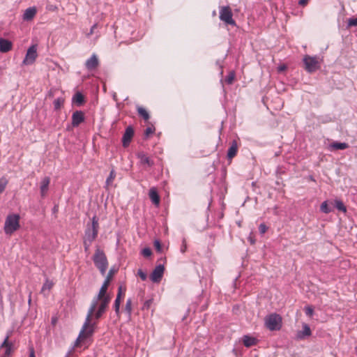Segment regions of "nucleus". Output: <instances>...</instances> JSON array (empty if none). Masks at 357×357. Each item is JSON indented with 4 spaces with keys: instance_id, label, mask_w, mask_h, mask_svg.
I'll return each instance as SVG.
<instances>
[{
    "instance_id": "c03bdc74",
    "label": "nucleus",
    "mask_w": 357,
    "mask_h": 357,
    "mask_svg": "<svg viewBox=\"0 0 357 357\" xmlns=\"http://www.w3.org/2000/svg\"><path fill=\"white\" fill-rule=\"evenodd\" d=\"M186 250H187V244H186L185 239L183 238L182 241V245L181 247V252L182 253H184V252H185Z\"/></svg>"
},
{
    "instance_id": "8fccbe9b",
    "label": "nucleus",
    "mask_w": 357,
    "mask_h": 357,
    "mask_svg": "<svg viewBox=\"0 0 357 357\" xmlns=\"http://www.w3.org/2000/svg\"><path fill=\"white\" fill-rule=\"evenodd\" d=\"M29 357H36L33 349H31L29 354Z\"/></svg>"
},
{
    "instance_id": "37998d69",
    "label": "nucleus",
    "mask_w": 357,
    "mask_h": 357,
    "mask_svg": "<svg viewBox=\"0 0 357 357\" xmlns=\"http://www.w3.org/2000/svg\"><path fill=\"white\" fill-rule=\"evenodd\" d=\"M8 338H9V336L7 335L6 337L5 338L4 341L1 344V347L6 348L7 347L10 346L11 344H13L11 342H8Z\"/></svg>"
},
{
    "instance_id": "6e6552de",
    "label": "nucleus",
    "mask_w": 357,
    "mask_h": 357,
    "mask_svg": "<svg viewBox=\"0 0 357 357\" xmlns=\"http://www.w3.org/2000/svg\"><path fill=\"white\" fill-rule=\"evenodd\" d=\"M37 57V47L33 45L27 50L25 58L23 60L24 65L32 64Z\"/></svg>"
},
{
    "instance_id": "aec40b11",
    "label": "nucleus",
    "mask_w": 357,
    "mask_h": 357,
    "mask_svg": "<svg viewBox=\"0 0 357 357\" xmlns=\"http://www.w3.org/2000/svg\"><path fill=\"white\" fill-rule=\"evenodd\" d=\"M149 195L151 202L155 206H158L160 204V196L155 188H152L150 189Z\"/></svg>"
},
{
    "instance_id": "393cba45",
    "label": "nucleus",
    "mask_w": 357,
    "mask_h": 357,
    "mask_svg": "<svg viewBox=\"0 0 357 357\" xmlns=\"http://www.w3.org/2000/svg\"><path fill=\"white\" fill-rule=\"evenodd\" d=\"M335 206L337 210H339L340 211H342L344 213H345L347 211L346 206H344L343 202L340 200L337 199L335 201Z\"/></svg>"
},
{
    "instance_id": "7c9ffc66",
    "label": "nucleus",
    "mask_w": 357,
    "mask_h": 357,
    "mask_svg": "<svg viewBox=\"0 0 357 357\" xmlns=\"http://www.w3.org/2000/svg\"><path fill=\"white\" fill-rule=\"evenodd\" d=\"M7 184L8 181L6 178L2 177L0 178V194L4 191Z\"/></svg>"
},
{
    "instance_id": "f257e3e1",
    "label": "nucleus",
    "mask_w": 357,
    "mask_h": 357,
    "mask_svg": "<svg viewBox=\"0 0 357 357\" xmlns=\"http://www.w3.org/2000/svg\"><path fill=\"white\" fill-rule=\"evenodd\" d=\"M111 296L105 294L99 297V293L93 298L88 310L85 321L76 340L78 342L90 338L96 328L97 321L105 313L111 301Z\"/></svg>"
},
{
    "instance_id": "20e7f679",
    "label": "nucleus",
    "mask_w": 357,
    "mask_h": 357,
    "mask_svg": "<svg viewBox=\"0 0 357 357\" xmlns=\"http://www.w3.org/2000/svg\"><path fill=\"white\" fill-rule=\"evenodd\" d=\"M265 326L270 331H279L282 327V317L280 314L272 313L267 315L265 319Z\"/></svg>"
},
{
    "instance_id": "0eeeda50",
    "label": "nucleus",
    "mask_w": 357,
    "mask_h": 357,
    "mask_svg": "<svg viewBox=\"0 0 357 357\" xmlns=\"http://www.w3.org/2000/svg\"><path fill=\"white\" fill-rule=\"evenodd\" d=\"M220 19L227 24L236 25L235 21L232 18V13L229 6H223L220 8Z\"/></svg>"
},
{
    "instance_id": "f8f14e48",
    "label": "nucleus",
    "mask_w": 357,
    "mask_h": 357,
    "mask_svg": "<svg viewBox=\"0 0 357 357\" xmlns=\"http://www.w3.org/2000/svg\"><path fill=\"white\" fill-rule=\"evenodd\" d=\"M99 65V61L96 54H93L86 61L85 67L88 70L96 69Z\"/></svg>"
},
{
    "instance_id": "de8ad7c7",
    "label": "nucleus",
    "mask_w": 357,
    "mask_h": 357,
    "mask_svg": "<svg viewBox=\"0 0 357 357\" xmlns=\"http://www.w3.org/2000/svg\"><path fill=\"white\" fill-rule=\"evenodd\" d=\"M308 2V0H299L298 1V4L301 6H305L307 5Z\"/></svg>"
},
{
    "instance_id": "b1692460",
    "label": "nucleus",
    "mask_w": 357,
    "mask_h": 357,
    "mask_svg": "<svg viewBox=\"0 0 357 357\" xmlns=\"http://www.w3.org/2000/svg\"><path fill=\"white\" fill-rule=\"evenodd\" d=\"M137 112L144 120L147 121L149 119V114L148 112L142 107H137Z\"/></svg>"
},
{
    "instance_id": "72a5a7b5",
    "label": "nucleus",
    "mask_w": 357,
    "mask_h": 357,
    "mask_svg": "<svg viewBox=\"0 0 357 357\" xmlns=\"http://www.w3.org/2000/svg\"><path fill=\"white\" fill-rule=\"evenodd\" d=\"M305 312L307 316L312 317L314 313V309L312 306H306L305 307Z\"/></svg>"
},
{
    "instance_id": "ddd939ff",
    "label": "nucleus",
    "mask_w": 357,
    "mask_h": 357,
    "mask_svg": "<svg viewBox=\"0 0 357 357\" xmlns=\"http://www.w3.org/2000/svg\"><path fill=\"white\" fill-rule=\"evenodd\" d=\"M137 157L139 159L142 165L151 167L154 165V161L151 160L144 152L141 151L137 153Z\"/></svg>"
},
{
    "instance_id": "7ed1b4c3",
    "label": "nucleus",
    "mask_w": 357,
    "mask_h": 357,
    "mask_svg": "<svg viewBox=\"0 0 357 357\" xmlns=\"http://www.w3.org/2000/svg\"><path fill=\"white\" fill-rule=\"evenodd\" d=\"M20 228V215L10 214L7 216L4 223V231L6 234H12Z\"/></svg>"
},
{
    "instance_id": "bb28decb",
    "label": "nucleus",
    "mask_w": 357,
    "mask_h": 357,
    "mask_svg": "<svg viewBox=\"0 0 357 357\" xmlns=\"http://www.w3.org/2000/svg\"><path fill=\"white\" fill-rule=\"evenodd\" d=\"M235 78V73L233 71L229 72V73L225 77V82L227 84H231Z\"/></svg>"
},
{
    "instance_id": "9b49d317",
    "label": "nucleus",
    "mask_w": 357,
    "mask_h": 357,
    "mask_svg": "<svg viewBox=\"0 0 357 357\" xmlns=\"http://www.w3.org/2000/svg\"><path fill=\"white\" fill-rule=\"evenodd\" d=\"M133 135V128L131 126L127 127L122 137V144L123 147H127L129 145Z\"/></svg>"
},
{
    "instance_id": "5701e85b",
    "label": "nucleus",
    "mask_w": 357,
    "mask_h": 357,
    "mask_svg": "<svg viewBox=\"0 0 357 357\" xmlns=\"http://www.w3.org/2000/svg\"><path fill=\"white\" fill-rule=\"evenodd\" d=\"M331 147L337 150H344L349 147V145L345 142H335L331 144Z\"/></svg>"
},
{
    "instance_id": "c756f323",
    "label": "nucleus",
    "mask_w": 357,
    "mask_h": 357,
    "mask_svg": "<svg viewBox=\"0 0 357 357\" xmlns=\"http://www.w3.org/2000/svg\"><path fill=\"white\" fill-rule=\"evenodd\" d=\"M52 286L53 282L49 280H46L45 282L43 285L42 291H45V290H50Z\"/></svg>"
},
{
    "instance_id": "603ef678",
    "label": "nucleus",
    "mask_w": 357,
    "mask_h": 357,
    "mask_svg": "<svg viewBox=\"0 0 357 357\" xmlns=\"http://www.w3.org/2000/svg\"><path fill=\"white\" fill-rule=\"evenodd\" d=\"M284 68H285V67H284V66H283V67H280V70H283V69H284Z\"/></svg>"
},
{
    "instance_id": "3c124183",
    "label": "nucleus",
    "mask_w": 357,
    "mask_h": 357,
    "mask_svg": "<svg viewBox=\"0 0 357 357\" xmlns=\"http://www.w3.org/2000/svg\"><path fill=\"white\" fill-rule=\"evenodd\" d=\"M31 302V294L29 295V301H28V303L29 304H30Z\"/></svg>"
},
{
    "instance_id": "dca6fc26",
    "label": "nucleus",
    "mask_w": 357,
    "mask_h": 357,
    "mask_svg": "<svg viewBox=\"0 0 357 357\" xmlns=\"http://www.w3.org/2000/svg\"><path fill=\"white\" fill-rule=\"evenodd\" d=\"M13 44L12 43L5 38H0V52L2 53H6L9 52L12 49Z\"/></svg>"
},
{
    "instance_id": "ea45409f",
    "label": "nucleus",
    "mask_w": 357,
    "mask_h": 357,
    "mask_svg": "<svg viewBox=\"0 0 357 357\" xmlns=\"http://www.w3.org/2000/svg\"><path fill=\"white\" fill-rule=\"evenodd\" d=\"M268 227L264 223H261L259 226V231L261 234H264L267 231Z\"/></svg>"
},
{
    "instance_id": "49530a36",
    "label": "nucleus",
    "mask_w": 357,
    "mask_h": 357,
    "mask_svg": "<svg viewBox=\"0 0 357 357\" xmlns=\"http://www.w3.org/2000/svg\"><path fill=\"white\" fill-rule=\"evenodd\" d=\"M122 294H123L122 287L119 286V288H118V293H117V295H116V298H119L121 300V296H122Z\"/></svg>"
},
{
    "instance_id": "58836bf2",
    "label": "nucleus",
    "mask_w": 357,
    "mask_h": 357,
    "mask_svg": "<svg viewBox=\"0 0 357 357\" xmlns=\"http://www.w3.org/2000/svg\"><path fill=\"white\" fill-rule=\"evenodd\" d=\"M154 246L157 252H162V245L159 240L154 241Z\"/></svg>"
},
{
    "instance_id": "1a4fd4ad",
    "label": "nucleus",
    "mask_w": 357,
    "mask_h": 357,
    "mask_svg": "<svg viewBox=\"0 0 357 357\" xmlns=\"http://www.w3.org/2000/svg\"><path fill=\"white\" fill-rule=\"evenodd\" d=\"M165 267L162 264H159L155 266L153 272L150 275V279L153 282H160L163 274H164Z\"/></svg>"
},
{
    "instance_id": "f3484780",
    "label": "nucleus",
    "mask_w": 357,
    "mask_h": 357,
    "mask_svg": "<svg viewBox=\"0 0 357 357\" xmlns=\"http://www.w3.org/2000/svg\"><path fill=\"white\" fill-rule=\"evenodd\" d=\"M50 183V178L48 176L44 177L40 182V194L44 197L48 190L49 185Z\"/></svg>"
},
{
    "instance_id": "6ab92c4d",
    "label": "nucleus",
    "mask_w": 357,
    "mask_h": 357,
    "mask_svg": "<svg viewBox=\"0 0 357 357\" xmlns=\"http://www.w3.org/2000/svg\"><path fill=\"white\" fill-rule=\"evenodd\" d=\"M36 14V9L34 7H30L25 10L23 14V20H32Z\"/></svg>"
},
{
    "instance_id": "c9c22d12",
    "label": "nucleus",
    "mask_w": 357,
    "mask_h": 357,
    "mask_svg": "<svg viewBox=\"0 0 357 357\" xmlns=\"http://www.w3.org/2000/svg\"><path fill=\"white\" fill-rule=\"evenodd\" d=\"M348 26H357V17H351L348 20Z\"/></svg>"
},
{
    "instance_id": "c85d7f7f",
    "label": "nucleus",
    "mask_w": 357,
    "mask_h": 357,
    "mask_svg": "<svg viewBox=\"0 0 357 357\" xmlns=\"http://www.w3.org/2000/svg\"><path fill=\"white\" fill-rule=\"evenodd\" d=\"M116 177V172L114 169L110 171L109 175L106 180V184L110 185Z\"/></svg>"
},
{
    "instance_id": "79ce46f5",
    "label": "nucleus",
    "mask_w": 357,
    "mask_h": 357,
    "mask_svg": "<svg viewBox=\"0 0 357 357\" xmlns=\"http://www.w3.org/2000/svg\"><path fill=\"white\" fill-rule=\"evenodd\" d=\"M93 241H89L87 240H85L84 239V242H83V244H84V250L85 252H88L89 250V248L91 245Z\"/></svg>"
},
{
    "instance_id": "f03ea898",
    "label": "nucleus",
    "mask_w": 357,
    "mask_h": 357,
    "mask_svg": "<svg viewBox=\"0 0 357 357\" xmlns=\"http://www.w3.org/2000/svg\"><path fill=\"white\" fill-rule=\"evenodd\" d=\"M93 261L96 268L104 275L108 266V262L105 254L102 250L97 249L93 257Z\"/></svg>"
},
{
    "instance_id": "473e14b6",
    "label": "nucleus",
    "mask_w": 357,
    "mask_h": 357,
    "mask_svg": "<svg viewBox=\"0 0 357 357\" xmlns=\"http://www.w3.org/2000/svg\"><path fill=\"white\" fill-rule=\"evenodd\" d=\"M63 103V100L61 98H56L54 100V107L55 109H60L61 105Z\"/></svg>"
},
{
    "instance_id": "cd10ccee",
    "label": "nucleus",
    "mask_w": 357,
    "mask_h": 357,
    "mask_svg": "<svg viewBox=\"0 0 357 357\" xmlns=\"http://www.w3.org/2000/svg\"><path fill=\"white\" fill-rule=\"evenodd\" d=\"M125 311L127 312L128 316L131 315L132 313V301L130 298H128L126 301L125 306Z\"/></svg>"
},
{
    "instance_id": "4be33fe9",
    "label": "nucleus",
    "mask_w": 357,
    "mask_h": 357,
    "mask_svg": "<svg viewBox=\"0 0 357 357\" xmlns=\"http://www.w3.org/2000/svg\"><path fill=\"white\" fill-rule=\"evenodd\" d=\"M73 101L81 105L84 102V97L80 92H77L73 98Z\"/></svg>"
},
{
    "instance_id": "09e8293b",
    "label": "nucleus",
    "mask_w": 357,
    "mask_h": 357,
    "mask_svg": "<svg viewBox=\"0 0 357 357\" xmlns=\"http://www.w3.org/2000/svg\"><path fill=\"white\" fill-rule=\"evenodd\" d=\"M96 26H97V24H93V25L91 26V30H90V32H89V33L88 34L89 36V35H91V34H93V33H94V30H95V29L96 28Z\"/></svg>"
},
{
    "instance_id": "a878e982",
    "label": "nucleus",
    "mask_w": 357,
    "mask_h": 357,
    "mask_svg": "<svg viewBox=\"0 0 357 357\" xmlns=\"http://www.w3.org/2000/svg\"><path fill=\"white\" fill-rule=\"evenodd\" d=\"M320 210L321 212L324 213H329L331 212V208L328 206V203L326 201L324 202L320 206Z\"/></svg>"
},
{
    "instance_id": "a211bd4d",
    "label": "nucleus",
    "mask_w": 357,
    "mask_h": 357,
    "mask_svg": "<svg viewBox=\"0 0 357 357\" xmlns=\"http://www.w3.org/2000/svg\"><path fill=\"white\" fill-rule=\"evenodd\" d=\"M311 335L310 328L307 324H303V330L297 332L296 337L299 340H303L307 336H310Z\"/></svg>"
},
{
    "instance_id": "9d476101",
    "label": "nucleus",
    "mask_w": 357,
    "mask_h": 357,
    "mask_svg": "<svg viewBox=\"0 0 357 357\" xmlns=\"http://www.w3.org/2000/svg\"><path fill=\"white\" fill-rule=\"evenodd\" d=\"M85 120L84 114L82 111L77 110L72 114V125L73 127H77Z\"/></svg>"
},
{
    "instance_id": "4c0bfd02",
    "label": "nucleus",
    "mask_w": 357,
    "mask_h": 357,
    "mask_svg": "<svg viewBox=\"0 0 357 357\" xmlns=\"http://www.w3.org/2000/svg\"><path fill=\"white\" fill-rule=\"evenodd\" d=\"M12 351H13V344H11L10 346L7 347L6 348L3 356L4 357H9L11 355Z\"/></svg>"
},
{
    "instance_id": "f704fd0d",
    "label": "nucleus",
    "mask_w": 357,
    "mask_h": 357,
    "mask_svg": "<svg viewBox=\"0 0 357 357\" xmlns=\"http://www.w3.org/2000/svg\"><path fill=\"white\" fill-rule=\"evenodd\" d=\"M152 252L149 248H145L142 250V255L145 257H149L151 255Z\"/></svg>"
},
{
    "instance_id": "a18cd8bd",
    "label": "nucleus",
    "mask_w": 357,
    "mask_h": 357,
    "mask_svg": "<svg viewBox=\"0 0 357 357\" xmlns=\"http://www.w3.org/2000/svg\"><path fill=\"white\" fill-rule=\"evenodd\" d=\"M151 303H152V300L149 299V300L146 301L143 305V309L148 310L150 307Z\"/></svg>"
},
{
    "instance_id": "423d86ee",
    "label": "nucleus",
    "mask_w": 357,
    "mask_h": 357,
    "mask_svg": "<svg viewBox=\"0 0 357 357\" xmlns=\"http://www.w3.org/2000/svg\"><path fill=\"white\" fill-rule=\"evenodd\" d=\"M303 61L305 70L310 73L315 72L320 68V63L317 56L305 55Z\"/></svg>"
},
{
    "instance_id": "e433bc0d",
    "label": "nucleus",
    "mask_w": 357,
    "mask_h": 357,
    "mask_svg": "<svg viewBox=\"0 0 357 357\" xmlns=\"http://www.w3.org/2000/svg\"><path fill=\"white\" fill-rule=\"evenodd\" d=\"M154 132H155L154 127H153V126L148 127L146 128V130L144 131V135L146 137H148L151 134H153Z\"/></svg>"
},
{
    "instance_id": "39448f33",
    "label": "nucleus",
    "mask_w": 357,
    "mask_h": 357,
    "mask_svg": "<svg viewBox=\"0 0 357 357\" xmlns=\"http://www.w3.org/2000/svg\"><path fill=\"white\" fill-rule=\"evenodd\" d=\"M98 220L96 216H93L91 219V225H87L84 231V239L89 241H93L98 233Z\"/></svg>"
},
{
    "instance_id": "4468645a",
    "label": "nucleus",
    "mask_w": 357,
    "mask_h": 357,
    "mask_svg": "<svg viewBox=\"0 0 357 357\" xmlns=\"http://www.w3.org/2000/svg\"><path fill=\"white\" fill-rule=\"evenodd\" d=\"M238 152V144L236 140H233L227 151V157L229 160H231L236 156Z\"/></svg>"
},
{
    "instance_id": "2f4dec72",
    "label": "nucleus",
    "mask_w": 357,
    "mask_h": 357,
    "mask_svg": "<svg viewBox=\"0 0 357 357\" xmlns=\"http://www.w3.org/2000/svg\"><path fill=\"white\" fill-rule=\"evenodd\" d=\"M120 305H121V300L119 298H116L114 303V308L116 314L117 315L119 314L120 312Z\"/></svg>"
},
{
    "instance_id": "2eb2a0df",
    "label": "nucleus",
    "mask_w": 357,
    "mask_h": 357,
    "mask_svg": "<svg viewBox=\"0 0 357 357\" xmlns=\"http://www.w3.org/2000/svg\"><path fill=\"white\" fill-rule=\"evenodd\" d=\"M112 274H113V271H112V270H110L108 273V275L107 276L106 279L105 280L103 284H102V286L99 290V297H101L104 294H107V287H108V285L109 283L110 278L112 276Z\"/></svg>"
},
{
    "instance_id": "412c9836",
    "label": "nucleus",
    "mask_w": 357,
    "mask_h": 357,
    "mask_svg": "<svg viewBox=\"0 0 357 357\" xmlns=\"http://www.w3.org/2000/svg\"><path fill=\"white\" fill-rule=\"evenodd\" d=\"M243 342L246 347H250L255 345L257 342V340L255 337L248 335H244L243 338Z\"/></svg>"
},
{
    "instance_id": "a19ab883",
    "label": "nucleus",
    "mask_w": 357,
    "mask_h": 357,
    "mask_svg": "<svg viewBox=\"0 0 357 357\" xmlns=\"http://www.w3.org/2000/svg\"><path fill=\"white\" fill-rule=\"evenodd\" d=\"M137 274L141 278L142 280L145 281L147 278V275L145 272H144L142 269H139L137 271Z\"/></svg>"
}]
</instances>
